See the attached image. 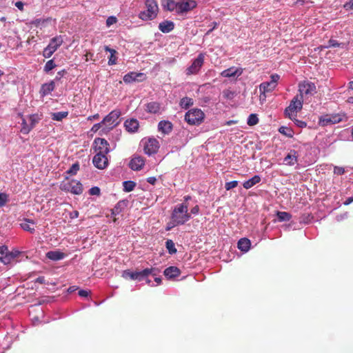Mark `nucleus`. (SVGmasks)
<instances>
[{"mask_svg":"<svg viewBox=\"0 0 353 353\" xmlns=\"http://www.w3.org/2000/svg\"><path fill=\"white\" fill-rule=\"evenodd\" d=\"M161 4L164 10L174 12L179 15L187 13L197 6L195 0H161Z\"/></svg>","mask_w":353,"mask_h":353,"instance_id":"1","label":"nucleus"},{"mask_svg":"<svg viewBox=\"0 0 353 353\" xmlns=\"http://www.w3.org/2000/svg\"><path fill=\"white\" fill-rule=\"evenodd\" d=\"M188 205L185 203L176 205L172 212L171 219L179 225H184L192 218L188 212Z\"/></svg>","mask_w":353,"mask_h":353,"instance_id":"2","label":"nucleus"},{"mask_svg":"<svg viewBox=\"0 0 353 353\" xmlns=\"http://www.w3.org/2000/svg\"><path fill=\"white\" fill-rule=\"evenodd\" d=\"M121 115L120 110H114L107 114L101 121L103 124L105 125L99 131L100 135L106 134L110 130L119 123V118Z\"/></svg>","mask_w":353,"mask_h":353,"instance_id":"3","label":"nucleus"},{"mask_svg":"<svg viewBox=\"0 0 353 353\" xmlns=\"http://www.w3.org/2000/svg\"><path fill=\"white\" fill-rule=\"evenodd\" d=\"M146 10L141 11L139 17L143 21L153 20L157 16L159 7L155 0L145 1Z\"/></svg>","mask_w":353,"mask_h":353,"instance_id":"4","label":"nucleus"},{"mask_svg":"<svg viewBox=\"0 0 353 353\" xmlns=\"http://www.w3.org/2000/svg\"><path fill=\"white\" fill-rule=\"evenodd\" d=\"M205 119L204 112L199 108H192L189 110L185 114L184 119L189 124L192 125H199L201 124Z\"/></svg>","mask_w":353,"mask_h":353,"instance_id":"5","label":"nucleus"},{"mask_svg":"<svg viewBox=\"0 0 353 353\" xmlns=\"http://www.w3.org/2000/svg\"><path fill=\"white\" fill-rule=\"evenodd\" d=\"M303 97L296 95L290 101V105L285 109L284 113L290 119L296 117V113L303 108Z\"/></svg>","mask_w":353,"mask_h":353,"instance_id":"6","label":"nucleus"},{"mask_svg":"<svg viewBox=\"0 0 353 353\" xmlns=\"http://www.w3.org/2000/svg\"><path fill=\"white\" fill-rule=\"evenodd\" d=\"M63 38L62 35H57L52 38L48 45L43 50V56L45 58H50L52 54L58 50V48L63 44Z\"/></svg>","mask_w":353,"mask_h":353,"instance_id":"7","label":"nucleus"},{"mask_svg":"<svg viewBox=\"0 0 353 353\" xmlns=\"http://www.w3.org/2000/svg\"><path fill=\"white\" fill-rule=\"evenodd\" d=\"M60 189L62 191L77 195H79L83 192V185L81 183L75 179H72L69 181H62L60 184Z\"/></svg>","mask_w":353,"mask_h":353,"instance_id":"8","label":"nucleus"},{"mask_svg":"<svg viewBox=\"0 0 353 353\" xmlns=\"http://www.w3.org/2000/svg\"><path fill=\"white\" fill-rule=\"evenodd\" d=\"M298 87L299 95L303 97V95L313 96L317 92L315 83L308 80L301 81Z\"/></svg>","mask_w":353,"mask_h":353,"instance_id":"9","label":"nucleus"},{"mask_svg":"<svg viewBox=\"0 0 353 353\" xmlns=\"http://www.w3.org/2000/svg\"><path fill=\"white\" fill-rule=\"evenodd\" d=\"M204 58L205 54L203 53L199 54L197 57L192 61L191 65L186 69V74L188 75L197 74L203 65Z\"/></svg>","mask_w":353,"mask_h":353,"instance_id":"10","label":"nucleus"},{"mask_svg":"<svg viewBox=\"0 0 353 353\" xmlns=\"http://www.w3.org/2000/svg\"><path fill=\"white\" fill-rule=\"evenodd\" d=\"M280 76L278 74H271L270 81H264L260 84V91L263 93L272 92L276 88Z\"/></svg>","mask_w":353,"mask_h":353,"instance_id":"11","label":"nucleus"},{"mask_svg":"<svg viewBox=\"0 0 353 353\" xmlns=\"http://www.w3.org/2000/svg\"><path fill=\"white\" fill-rule=\"evenodd\" d=\"M343 120V115L340 114H332L321 116L319 117V124L322 127L328 126L332 124L339 123Z\"/></svg>","mask_w":353,"mask_h":353,"instance_id":"12","label":"nucleus"},{"mask_svg":"<svg viewBox=\"0 0 353 353\" xmlns=\"http://www.w3.org/2000/svg\"><path fill=\"white\" fill-rule=\"evenodd\" d=\"M92 147L96 152H101L105 154H108L112 150L110 148V143L103 138H95Z\"/></svg>","mask_w":353,"mask_h":353,"instance_id":"13","label":"nucleus"},{"mask_svg":"<svg viewBox=\"0 0 353 353\" xmlns=\"http://www.w3.org/2000/svg\"><path fill=\"white\" fill-rule=\"evenodd\" d=\"M159 143L155 138H149L144 143V152L148 156H152L158 152Z\"/></svg>","mask_w":353,"mask_h":353,"instance_id":"14","label":"nucleus"},{"mask_svg":"<svg viewBox=\"0 0 353 353\" xmlns=\"http://www.w3.org/2000/svg\"><path fill=\"white\" fill-rule=\"evenodd\" d=\"M92 163L97 168L103 170L108 165V159L106 154L97 152L92 159Z\"/></svg>","mask_w":353,"mask_h":353,"instance_id":"15","label":"nucleus"},{"mask_svg":"<svg viewBox=\"0 0 353 353\" xmlns=\"http://www.w3.org/2000/svg\"><path fill=\"white\" fill-rule=\"evenodd\" d=\"M145 79V74L143 72H130L124 75L123 80L125 83L130 84L133 82H141Z\"/></svg>","mask_w":353,"mask_h":353,"instance_id":"16","label":"nucleus"},{"mask_svg":"<svg viewBox=\"0 0 353 353\" xmlns=\"http://www.w3.org/2000/svg\"><path fill=\"white\" fill-rule=\"evenodd\" d=\"M243 70L241 68L230 67L221 72V76L223 77L230 78L234 77H239L243 74Z\"/></svg>","mask_w":353,"mask_h":353,"instance_id":"17","label":"nucleus"},{"mask_svg":"<svg viewBox=\"0 0 353 353\" xmlns=\"http://www.w3.org/2000/svg\"><path fill=\"white\" fill-rule=\"evenodd\" d=\"M298 152L294 150H291L290 152L283 158V163L292 166L297 163Z\"/></svg>","mask_w":353,"mask_h":353,"instance_id":"18","label":"nucleus"},{"mask_svg":"<svg viewBox=\"0 0 353 353\" xmlns=\"http://www.w3.org/2000/svg\"><path fill=\"white\" fill-rule=\"evenodd\" d=\"M145 165V161L143 158L136 156L134 157L130 161L129 167L134 171H138L142 169Z\"/></svg>","mask_w":353,"mask_h":353,"instance_id":"19","label":"nucleus"},{"mask_svg":"<svg viewBox=\"0 0 353 353\" xmlns=\"http://www.w3.org/2000/svg\"><path fill=\"white\" fill-rule=\"evenodd\" d=\"M125 130L130 133H135L138 131L139 122L137 119H127L124 122Z\"/></svg>","mask_w":353,"mask_h":353,"instance_id":"20","label":"nucleus"},{"mask_svg":"<svg viewBox=\"0 0 353 353\" xmlns=\"http://www.w3.org/2000/svg\"><path fill=\"white\" fill-rule=\"evenodd\" d=\"M173 129L172 122L168 120L160 121L158 123V130L163 134H170Z\"/></svg>","mask_w":353,"mask_h":353,"instance_id":"21","label":"nucleus"},{"mask_svg":"<svg viewBox=\"0 0 353 353\" xmlns=\"http://www.w3.org/2000/svg\"><path fill=\"white\" fill-rule=\"evenodd\" d=\"M163 274L168 279H174L181 274V270L176 266H170L164 270Z\"/></svg>","mask_w":353,"mask_h":353,"instance_id":"22","label":"nucleus"},{"mask_svg":"<svg viewBox=\"0 0 353 353\" xmlns=\"http://www.w3.org/2000/svg\"><path fill=\"white\" fill-rule=\"evenodd\" d=\"M128 204V201L127 199H123L119 201L114 207L111 210V214L113 216H117L120 214L124 209L127 207Z\"/></svg>","mask_w":353,"mask_h":353,"instance_id":"23","label":"nucleus"},{"mask_svg":"<svg viewBox=\"0 0 353 353\" xmlns=\"http://www.w3.org/2000/svg\"><path fill=\"white\" fill-rule=\"evenodd\" d=\"M55 88V83L54 81H50L48 83H43L41 86L39 93L41 97H45L50 94Z\"/></svg>","mask_w":353,"mask_h":353,"instance_id":"24","label":"nucleus"},{"mask_svg":"<svg viewBox=\"0 0 353 353\" xmlns=\"http://www.w3.org/2000/svg\"><path fill=\"white\" fill-rule=\"evenodd\" d=\"M174 28V23L172 21L164 20L159 24V29L163 33H169Z\"/></svg>","mask_w":353,"mask_h":353,"instance_id":"25","label":"nucleus"},{"mask_svg":"<svg viewBox=\"0 0 353 353\" xmlns=\"http://www.w3.org/2000/svg\"><path fill=\"white\" fill-rule=\"evenodd\" d=\"M251 247V241L249 239L243 237L240 239L237 243V248L243 252H248Z\"/></svg>","mask_w":353,"mask_h":353,"instance_id":"26","label":"nucleus"},{"mask_svg":"<svg viewBox=\"0 0 353 353\" xmlns=\"http://www.w3.org/2000/svg\"><path fill=\"white\" fill-rule=\"evenodd\" d=\"M46 256L52 261H57L63 259L65 257V254L59 250H53L48 252Z\"/></svg>","mask_w":353,"mask_h":353,"instance_id":"27","label":"nucleus"},{"mask_svg":"<svg viewBox=\"0 0 353 353\" xmlns=\"http://www.w3.org/2000/svg\"><path fill=\"white\" fill-rule=\"evenodd\" d=\"M104 50L105 52H108L110 53V57L108 58V65H113L117 63V57H116V54H117V52L116 50L111 48L108 46H104Z\"/></svg>","mask_w":353,"mask_h":353,"instance_id":"28","label":"nucleus"},{"mask_svg":"<svg viewBox=\"0 0 353 353\" xmlns=\"http://www.w3.org/2000/svg\"><path fill=\"white\" fill-rule=\"evenodd\" d=\"M261 178L259 175H254L250 178L248 180L245 181L243 183V186L245 189L248 190L252 188L256 184L260 183Z\"/></svg>","mask_w":353,"mask_h":353,"instance_id":"29","label":"nucleus"},{"mask_svg":"<svg viewBox=\"0 0 353 353\" xmlns=\"http://www.w3.org/2000/svg\"><path fill=\"white\" fill-rule=\"evenodd\" d=\"M161 105L158 102L152 101L146 104L145 110L151 114H157L160 112Z\"/></svg>","mask_w":353,"mask_h":353,"instance_id":"30","label":"nucleus"},{"mask_svg":"<svg viewBox=\"0 0 353 353\" xmlns=\"http://www.w3.org/2000/svg\"><path fill=\"white\" fill-rule=\"evenodd\" d=\"M30 223L31 224H34V222L33 220H31V219H24V221L22 222L20 225H21V228L25 230V231H27V232H30L31 234H33L34 232H35V230L34 228L31 227L30 226Z\"/></svg>","mask_w":353,"mask_h":353,"instance_id":"31","label":"nucleus"},{"mask_svg":"<svg viewBox=\"0 0 353 353\" xmlns=\"http://www.w3.org/2000/svg\"><path fill=\"white\" fill-rule=\"evenodd\" d=\"M194 100L192 98L184 97L181 99L179 101V106L184 110L188 109L190 107L193 105Z\"/></svg>","mask_w":353,"mask_h":353,"instance_id":"32","label":"nucleus"},{"mask_svg":"<svg viewBox=\"0 0 353 353\" xmlns=\"http://www.w3.org/2000/svg\"><path fill=\"white\" fill-rule=\"evenodd\" d=\"M276 215L279 222L289 221L292 218V214L288 212L277 211Z\"/></svg>","mask_w":353,"mask_h":353,"instance_id":"33","label":"nucleus"},{"mask_svg":"<svg viewBox=\"0 0 353 353\" xmlns=\"http://www.w3.org/2000/svg\"><path fill=\"white\" fill-rule=\"evenodd\" d=\"M29 121L30 126L31 127V130H32L35 125L39 122L42 119V115L39 114H32L29 115Z\"/></svg>","mask_w":353,"mask_h":353,"instance_id":"34","label":"nucleus"},{"mask_svg":"<svg viewBox=\"0 0 353 353\" xmlns=\"http://www.w3.org/2000/svg\"><path fill=\"white\" fill-rule=\"evenodd\" d=\"M68 115V111L57 112L51 114V118L53 121H61L63 119L66 118Z\"/></svg>","mask_w":353,"mask_h":353,"instance_id":"35","label":"nucleus"},{"mask_svg":"<svg viewBox=\"0 0 353 353\" xmlns=\"http://www.w3.org/2000/svg\"><path fill=\"white\" fill-rule=\"evenodd\" d=\"M31 130L30 124L27 123L26 119L21 115V132L23 134H28Z\"/></svg>","mask_w":353,"mask_h":353,"instance_id":"36","label":"nucleus"},{"mask_svg":"<svg viewBox=\"0 0 353 353\" xmlns=\"http://www.w3.org/2000/svg\"><path fill=\"white\" fill-rule=\"evenodd\" d=\"M279 132L288 138H292L294 134V132L291 128L283 125L279 128Z\"/></svg>","mask_w":353,"mask_h":353,"instance_id":"37","label":"nucleus"},{"mask_svg":"<svg viewBox=\"0 0 353 353\" xmlns=\"http://www.w3.org/2000/svg\"><path fill=\"white\" fill-rule=\"evenodd\" d=\"M137 183L133 181H124L123 182V190L125 192L132 191L136 187Z\"/></svg>","mask_w":353,"mask_h":353,"instance_id":"38","label":"nucleus"},{"mask_svg":"<svg viewBox=\"0 0 353 353\" xmlns=\"http://www.w3.org/2000/svg\"><path fill=\"white\" fill-rule=\"evenodd\" d=\"M165 248L168 250V253L171 255L176 254L177 252L174 243L171 239H168L165 241Z\"/></svg>","mask_w":353,"mask_h":353,"instance_id":"39","label":"nucleus"},{"mask_svg":"<svg viewBox=\"0 0 353 353\" xmlns=\"http://www.w3.org/2000/svg\"><path fill=\"white\" fill-rule=\"evenodd\" d=\"M151 273L150 271H149L147 269H143L141 271H136L135 274H137V279L136 280L141 281L147 278L150 274Z\"/></svg>","mask_w":353,"mask_h":353,"instance_id":"40","label":"nucleus"},{"mask_svg":"<svg viewBox=\"0 0 353 353\" xmlns=\"http://www.w3.org/2000/svg\"><path fill=\"white\" fill-rule=\"evenodd\" d=\"M121 136V130H115L114 132L111 133L112 138H110L109 139L112 143L114 144V148L116 146V141H119L120 139V137Z\"/></svg>","mask_w":353,"mask_h":353,"instance_id":"41","label":"nucleus"},{"mask_svg":"<svg viewBox=\"0 0 353 353\" xmlns=\"http://www.w3.org/2000/svg\"><path fill=\"white\" fill-rule=\"evenodd\" d=\"M80 169V165L79 162L74 163L71 167L66 171V174L73 176L76 175Z\"/></svg>","mask_w":353,"mask_h":353,"instance_id":"42","label":"nucleus"},{"mask_svg":"<svg viewBox=\"0 0 353 353\" xmlns=\"http://www.w3.org/2000/svg\"><path fill=\"white\" fill-rule=\"evenodd\" d=\"M57 67V64L55 63L54 59L48 60L44 65L43 71L46 73H49L52 70Z\"/></svg>","mask_w":353,"mask_h":353,"instance_id":"43","label":"nucleus"},{"mask_svg":"<svg viewBox=\"0 0 353 353\" xmlns=\"http://www.w3.org/2000/svg\"><path fill=\"white\" fill-rule=\"evenodd\" d=\"M259 120L256 114H250L247 119V124L250 126H253L259 123Z\"/></svg>","mask_w":353,"mask_h":353,"instance_id":"44","label":"nucleus"},{"mask_svg":"<svg viewBox=\"0 0 353 353\" xmlns=\"http://www.w3.org/2000/svg\"><path fill=\"white\" fill-rule=\"evenodd\" d=\"M122 277L124 279H130L131 280H136L137 279L135 272H132L130 270H125L122 272Z\"/></svg>","mask_w":353,"mask_h":353,"instance_id":"45","label":"nucleus"},{"mask_svg":"<svg viewBox=\"0 0 353 353\" xmlns=\"http://www.w3.org/2000/svg\"><path fill=\"white\" fill-rule=\"evenodd\" d=\"M342 46H343V43H339L338 41L331 39L328 41L327 45L325 46L323 48H336V47H341Z\"/></svg>","mask_w":353,"mask_h":353,"instance_id":"46","label":"nucleus"},{"mask_svg":"<svg viewBox=\"0 0 353 353\" xmlns=\"http://www.w3.org/2000/svg\"><path fill=\"white\" fill-rule=\"evenodd\" d=\"M14 261V259L12 258V256H10V254L9 253V250L6 252L5 255H3V257L2 260L0 261L4 265H9L12 263Z\"/></svg>","mask_w":353,"mask_h":353,"instance_id":"47","label":"nucleus"},{"mask_svg":"<svg viewBox=\"0 0 353 353\" xmlns=\"http://www.w3.org/2000/svg\"><path fill=\"white\" fill-rule=\"evenodd\" d=\"M291 120L300 128H304L307 126V123L305 121L296 119V117L293 116L292 119Z\"/></svg>","mask_w":353,"mask_h":353,"instance_id":"48","label":"nucleus"},{"mask_svg":"<svg viewBox=\"0 0 353 353\" xmlns=\"http://www.w3.org/2000/svg\"><path fill=\"white\" fill-rule=\"evenodd\" d=\"M223 96L225 99L231 100L234 97L235 93L234 92L227 89L223 91Z\"/></svg>","mask_w":353,"mask_h":353,"instance_id":"49","label":"nucleus"},{"mask_svg":"<svg viewBox=\"0 0 353 353\" xmlns=\"http://www.w3.org/2000/svg\"><path fill=\"white\" fill-rule=\"evenodd\" d=\"M8 201V195L5 192H0V208L3 207Z\"/></svg>","mask_w":353,"mask_h":353,"instance_id":"50","label":"nucleus"},{"mask_svg":"<svg viewBox=\"0 0 353 353\" xmlns=\"http://www.w3.org/2000/svg\"><path fill=\"white\" fill-rule=\"evenodd\" d=\"M237 185H238L237 181H232L225 183V188L226 190H230L232 188H236Z\"/></svg>","mask_w":353,"mask_h":353,"instance_id":"51","label":"nucleus"},{"mask_svg":"<svg viewBox=\"0 0 353 353\" xmlns=\"http://www.w3.org/2000/svg\"><path fill=\"white\" fill-rule=\"evenodd\" d=\"M101 193V190L99 187L97 186H94V187H92L90 190H89V194L90 195H97V196H99Z\"/></svg>","mask_w":353,"mask_h":353,"instance_id":"52","label":"nucleus"},{"mask_svg":"<svg viewBox=\"0 0 353 353\" xmlns=\"http://www.w3.org/2000/svg\"><path fill=\"white\" fill-rule=\"evenodd\" d=\"M117 19L114 16H110L106 19V26L108 27H110V26L113 25L114 23H117Z\"/></svg>","mask_w":353,"mask_h":353,"instance_id":"53","label":"nucleus"},{"mask_svg":"<svg viewBox=\"0 0 353 353\" xmlns=\"http://www.w3.org/2000/svg\"><path fill=\"white\" fill-rule=\"evenodd\" d=\"M219 23L216 21H213L209 25L210 29L206 32L205 35H209L214 29H216L218 26Z\"/></svg>","mask_w":353,"mask_h":353,"instance_id":"54","label":"nucleus"},{"mask_svg":"<svg viewBox=\"0 0 353 353\" xmlns=\"http://www.w3.org/2000/svg\"><path fill=\"white\" fill-rule=\"evenodd\" d=\"M334 173L337 175H342L345 173V168L340 166H334Z\"/></svg>","mask_w":353,"mask_h":353,"instance_id":"55","label":"nucleus"},{"mask_svg":"<svg viewBox=\"0 0 353 353\" xmlns=\"http://www.w3.org/2000/svg\"><path fill=\"white\" fill-rule=\"evenodd\" d=\"M65 73H66V70L65 69L59 71L53 81L54 82L60 81L61 77H63Z\"/></svg>","mask_w":353,"mask_h":353,"instance_id":"56","label":"nucleus"},{"mask_svg":"<svg viewBox=\"0 0 353 353\" xmlns=\"http://www.w3.org/2000/svg\"><path fill=\"white\" fill-rule=\"evenodd\" d=\"M8 251V248L6 245L0 246V261L2 260L3 255Z\"/></svg>","mask_w":353,"mask_h":353,"instance_id":"57","label":"nucleus"},{"mask_svg":"<svg viewBox=\"0 0 353 353\" xmlns=\"http://www.w3.org/2000/svg\"><path fill=\"white\" fill-rule=\"evenodd\" d=\"M9 253L10 254V256H12V258L14 260L21 254V252L17 249H12V251H9Z\"/></svg>","mask_w":353,"mask_h":353,"instance_id":"58","label":"nucleus"},{"mask_svg":"<svg viewBox=\"0 0 353 353\" xmlns=\"http://www.w3.org/2000/svg\"><path fill=\"white\" fill-rule=\"evenodd\" d=\"M176 225H179L178 224L176 223V222L173 221L172 219H171V221L170 223H168L166 228H165V230L167 231H169L170 230H172L173 228H174L175 226Z\"/></svg>","mask_w":353,"mask_h":353,"instance_id":"59","label":"nucleus"},{"mask_svg":"<svg viewBox=\"0 0 353 353\" xmlns=\"http://www.w3.org/2000/svg\"><path fill=\"white\" fill-rule=\"evenodd\" d=\"M199 212H200L199 207V205H196L191 209L190 214V215L191 214L197 215L199 214Z\"/></svg>","mask_w":353,"mask_h":353,"instance_id":"60","label":"nucleus"},{"mask_svg":"<svg viewBox=\"0 0 353 353\" xmlns=\"http://www.w3.org/2000/svg\"><path fill=\"white\" fill-rule=\"evenodd\" d=\"M101 124H103L101 122L94 124L91 128V130L94 132H97L99 130H100Z\"/></svg>","mask_w":353,"mask_h":353,"instance_id":"61","label":"nucleus"},{"mask_svg":"<svg viewBox=\"0 0 353 353\" xmlns=\"http://www.w3.org/2000/svg\"><path fill=\"white\" fill-rule=\"evenodd\" d=\"M78 294L81 296V297H84V298H86L89 296V292L85 290H80L79 292H78Z\"/></svg>","mask_w":353,"mask_h":353,"instance_id":"62","label":"nucleus"},{"mask_svg":"<svg viewBox=\"0 0 353 353\" xmlns=\"http://www.w3.org/2000/svg\"><path fill=\"white\" fill-rule=\"evenodd\" d=\"M147 182L151 185H154L157 182V178L155 176H150L146 179Z\"/></svg>","mask_w":353,"mask_h":353,"instance_id":"63","label":"nucleus"},{"mask_svg":"<svg viewBox=\"0 0 353 353\" xmlns=\"http://www.w3.org/2000/svg\"><path fill=\"white\" fill-rule=\"evenodd\" d=\"M14 5L19 10H23L24 3L22 1H17Z\"/></svg>","mask_w":353,"mask_h":353,"instance_id":"64","label":"nucleus"}]
</instances>
